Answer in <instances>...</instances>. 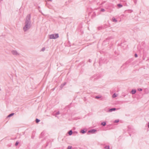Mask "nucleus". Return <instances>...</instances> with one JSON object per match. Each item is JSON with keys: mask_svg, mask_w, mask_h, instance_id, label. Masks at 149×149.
Returning a JSON list of instances; mask_svg holds the SVG:
<instances>
[{"mask_svg": "<svg viewBox=\"0 0 149 149\" xmlns=\"http://www.w3.org/2000/svg\"><path fill=\"white\" fill-rule=\"evenodd\" d=\"M31 15L30 14L28 15L25 19L24 25L23 28V30L24 32H26L28 31L31 26Z\"/></svg>", "mask_w": 149, "mask_h": 149, "instance_id": "f257e3e1", "label": "nucleus"}, {"mask_svg": "<svg viewBox=\"0 0 149 149\" xmlns=\"http://www.w3.org/2000/svg\"><path fill=\"white\" fill-rule=\"evenodd\" d=\"M50 39H56L59 37V35L58 33L52 34L49 35Z\"/></svg>", "mask_w": 149, "mask_h": 149, "instance_id": "f03ea898", "label": "nucleus"}, {"mask_svg": "<svg viewBox=\"0 0 149 149\" xmlns=\"http://www.w3.org/2000/svg\"><path fill=\"white\" fill-rule=\"evenodd\" d=\"M11 52L12 54L14 55L17 56L19 55V53L16 50H13Z\"/></svg>", "mask_w": 149, "mask_h": 149, "instance_id": "7ed1b4c3", "label": "nucleus"}, {"mask_svg": "<svg viewBox=\"0 0 149 149\" xmlns=\"http://www.w3.org/2000/svg\"><path fill=\"white\" fill-rule=\"evenodd\" d=\"M116 110V109L115 108H113L110 109L109 110V112H111L112 111H115Z\"/></svg>", "mask_w": 149, "mask_h": 149, "instance_id": "20e7f679", "label": "nucleus"}, {"mask_svg": "<svg viewBox=\"0 0 149 149\" xmlns=\"http://www.w3.org/2000/svg\"><path fill=\"white\" fill-rule=\"evenodd\" d=\"M96 130H94V129H93V130H90L89 131V132H91V133H94V132H95L96 131Z\"/></svg>", "mask_w": 149, "mask_h": 149, "instance_id": "39448f33", "label": "nucleus"}, {"mask_svg": "<svg viewBox=\"0 0 149 149\" xmlns=\"http://www.w3.org/2000/svg\"><path fill=\"white\" fill-rule=\"evenodd\" d=\"M131 92L132 94H134L136 93V90L135 89L132 90Z\"/></svg>", "mask_w": 149, "mask_h": 149, "instance_id": "423d86ee", "label": "nucleus"}, {"mask_svg": "<svg viewBox=\"0 0 149 149\" xmlns=\"http://www.w3.org/2000/svg\"><path fill=\"white\" fill-rule=\"evenodd\" d=\"M66 83L64 82L63 84H62L60 86V88L62 89L63 87L66 84Z\"/></svg>", "mask_w": 149, "mask_h": 149, "instance_id": "0eeeda50", "label": "nucleus"}, {"mask_svg": "<svg viewBox=\"0 0 149 149\" xmlns=\"http://www.w3.org/2000/svg\"><path fill=\"white\" fill-rule=\"evenodd\" d=\"M112 19L113 22H117V20L114 17H113Z\"/></svg>", "mask_w": 149, "mask_h": 149, "instance_id": "6e6552de", "label": "nucleus"}, {"mask_svg": "<svg viewBox=\"0 0 149 149\" xmlns=\"http://www.w3.org/2000/svg\"><path fill=\"white\" fill-rule=\"evenodd\" d=\"M14 113H11L10 114H9L7 116L8 117H10L12 116H13L14 114Z\"/></svg>", "mask_w": 149, "mask_h": 149, "instance_id": "1a4fd4ad", "label": "nucleus"}, {"mask_svg": "<svg viewBox=\"0 0 149 149\" xmlns=\"http://www.w3.org/2000/svg\"><path fill=\"white\" fill-rule=\"evenodd\" d=\"M72 133V130H70L68 132V134L70 135H71Z\"/></svg>", "mask_w": 149, "mask_h": 149, "instance_id": "9d476101", "label": "nucleus"}, {"mask_svg": "<svg viewBox=\"0 0 149 149\" xmlns=\"http://www.w3.org/2000/svg\"><path fill=\"white\" fill-rule=\"evenodd\" d=\"M117 6L119 8H120L123 6V5L120 4H118Z\"/></svg>", "mask_w": 149, "mask_h": 149, "instance_id": "9b49d317", "label": "nucleus"}, {"mask_svg": "<svg viewBox=\"0 0 149 149\" xmlns=\"http://www.w3.org/2000/svg\"><path fill=\"white\" fill-rule=\"evenodd\" d=\"M101 124H102V125H103V126H104L106 125V122H102L101 123Z\"/></svg>", "mask_w": 149, "mask_h": 149, "instance_id": "f8f14e48", "label": "nucleus"}, {"mask_svg": "<svg viewBox=\"0 0 149 149\" xmlns=\"http://www.w3.org/2000/svg\"><path fill=\"white\" fill-rule=\"evenodd\" d=\"M81 133L83 134H84L85 132H86V131L84 130H81Z\"/></svg>", "mask_w": 149, "mask_h": 149, "instance_id": "ddd939ff", "label": "nucleus"}, {"mask_svg": "<svg viewBox=\"0 0 149 149\" xmlns=\"http://www.w3.org/2000/svg\"><path fill=\"white\" fill-rule=\"evenodd\" d=\"M104 28L102 26H99L98 28V29L99 30H100L101 29H102Z\"/></svg>", "mask_w": 149, "mask_h": 149, "instance_id": "4468645a", "label": "nucleus"}, {"mask_svg": "<svg viewBox=\"0 0 149 149\" xmlns=\"http://www.w3.org/2000/svg\"><path fill=\"white\" fill-rule=\"evenodd\" d=\"M40 120L38 119H36V123H38L39 122H40Z\"/></svg>", "mask_w": 149, "mask_h": 149, "instance_id": "2eb2a0df", "label": "nucleus"}, {"mask_svg": "<svg viewBox=\"0 0 149 149\" xmlns=\"http://www.w3.org/2000/svg\"><path fill=\"white\" fill-rule=\"evenodd\" d=\"M104 148L107 149H110L109 147V146H106L104 147Z\"/></svg>", "mask_w": 149, "mask_h": 149, "instance_id": "dca6fc26", "label": "nucleus"}, {"mask_svg": "<svg viewBox=\"0 0 149 149\" xmlns=\"http://www.w3.org/2000/svg\"><path fill=\"white\" fill-rule=\"evenodd\" d=\"M45 47H43V48H42L41 49V51H42L43 52V51H44L45 50Z\"/></svg>", "mask_w": 149, "mask_h": 149, "instance_id": "f3484780", "label": "nucleus"}, {"mask_svg": "<svg viewBox=\"0 0 149 149\" xmlns=\"http://www.w3.org/2000/svg\"><path fill=\"white\" fill-rule=\"evenodd\" d=\"M116 94H115V93L113 95H112V97L113 98H114V97H116Z\"/></svg>", "mask_w": 149, "mask_h": 149, "instance_id": "a211bd4d", "label": "nucleus"}, {"mask_svg": "<svg viewBox=\"0 0 149 149\" xmlns=\"http://www.w3.org/2000/svg\"><path fill=\"white\" fill-rule=\"evenodd\" d=\"M72 146H69L68 147V149H71Z\"/></svg>", "mask_w": 149, "mask_h": 149, "instance_id": "6ab92c4d", "label": "nucleus"}, {"mask_svg": "<svg viewBox=\"0 0 149 149\" xmlns=\"http://www.w3.org/2000/svg\"><path fill=\"white\" fill-rule=\"evenodd\" d=\"M59 114V111H58L57 112L56 114H55V116H56V115H58V114Z\"/></svg>", "mask_w": 149, "mask_h": 149, "instance_id": "aec40b11", "label": "nucleus"}, {"mask_svg": "<svg viewBox=\"0 0 149 149\" xmlns=\"http://www.w3.org/2000/svg\"><path fill=\"white\" fill-rule=\"evenodd\" d=\"M100 98V96H96L95 97V98H96V99H99Z\"/></svg>", "mask_w": 149, "mask_h": 149, "instance_id": "412c9836", "label": "nucleus"}, {"mask_svg": "<svg viewBox=\"0 0 149 149\" xmlns=\"http://www.w3.org/2000/svg\"><path fill=\"white\" fill-rule=\"evenodd\" d=\"M101 11L102 12H104L105 11V10L104 9L102 8L101 9Z\"/></svg>", "mask_w": 149, "mask_h": 149, "instance_id": "4be33fe9", "label": "nucleus"}, {"mask_svg": "<svg viewBox=\"0 0 149 149\" xmlns=\"http://www.w3.org/2000/svg\"><path fill=\"white\" fill-rule=\"evenodd\" d=\"M119 122V120H116L115 121H114V122L115 123H118Z\"/></svg>", "mask_w": 149, "mask_h": 149, "instance_id": "5701e85b", "label": "nucleus"}, {"mask_svg": "<svg viewBox=\"0 0 149 149\" xmlns=\"http://www.w3.org/2000/svg\"><path fill=\"white\" fill-rule=\"evenodd\" d=\"M135 57H138V55L136 54H135Z\"/></svg>", "mask_w": 149, "mask_h": 149, "instance_id": "b1692460", "label": "nucleus"}, {"mask_svg": "<svg viewBox=\"0 0 149 149\" xmlns=\"http://www.w3.org/2000/svg\"><path fill=\"white\" fill-rule=\"evenodd\" d=\"M138 90L139 91H142V89L141 88H139L138 89Z\"/></svg>", "mask_w": 149, "mask_h": 149, "instance_id": "393cba45", "label": "nucleus"}, {"mask_svg": "<svg viewBox=\"0 0 149 149\" xmlns=\"http://www.w3.org/2000/svg\"><path fill=\"white\" fill-rule=\"evenodd\" d=\"M18 143L17 142L16 143H15V145L16 146H17V145H18Z\"/></svg>", "mask_w": 149, "mask_h": 149, "instance_id": "a878e982", "label": "nucleus"}, {"mask_svg": "<svg viewBox=\"0 0 149 149\" xmlns=\"http://www.w3.org/2000/svg\"><path fill=\"white\" fill-rule=\"evenodd\" d=\"M124 15H122L120 16V17L122 18L123 17V16H124Z\"/></svg>", "mask_w": 149, "mask_h": 149, "instance_id": "bb28decb", "label": "nucleus"}, {"mask_svg": "<svg viewBox=\"0 0 149 149\" xmlns=\"http://www.w3.org/2000/svg\"><path fill=\"white\" fill-rule=\"evenodd\" d=\"M148 127L149 128V123H148Z\"/></svg>", "mask_w": 149, "mask_h": 149, "instance_id": "cd10ccee", "label": "nucleus"}, {"mask_svg": "<svg viewBox=\"0 0 149 149\" xmlns=\"http://www.w3.org/2000/svg\"><path fill=\"white\" fill-rule=\"evenodd\" d=\"M134 2H135V3H136V1H134Z\"/></svg>", "mask_w": 149, "mask_h": 149, "instance_id": "c85d7f7f", "label": "nucleus"}]
</instances>
